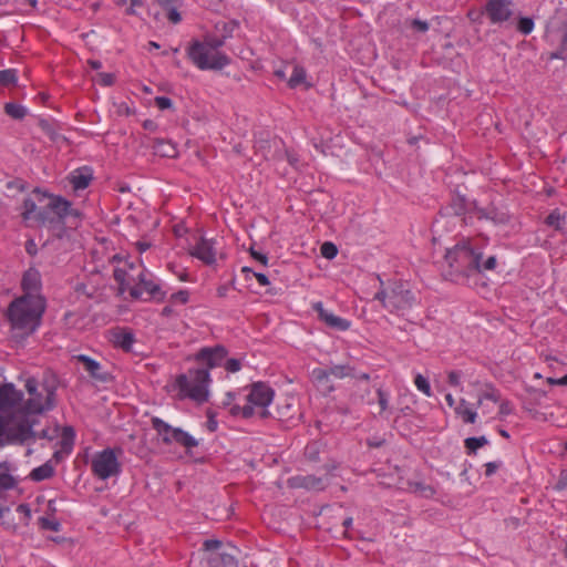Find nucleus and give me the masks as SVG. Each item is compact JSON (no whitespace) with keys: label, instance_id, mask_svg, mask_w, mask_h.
<instances>
[{"label":"nucleus","instance_id":"obj_18","mask_svg":"<svg viewBox=\"0 0 567 567\" xmlns=\"http://www.w3.org/2000/svg\"><path fill=\"white\" fill-rule=\"evenodd\" d=\"M288 486L291 488L322 491L326 484L321 477L315 475H296L288 480Z\"/></svg>","mask_w":567,"mask_h":567},{"label":"nucleus","instance_id":"obj_3","mask_svg":"<svg viewBox=\"0 0 567 567\" xmlns=\"http://www.w3.org/2000/svg\"><path fill=\"white\" fill-rule=\"evenodd\" d=\"M24 388L30 395L22 406L24 414H42L55 408L56 379L54 374L45 373L41 384L35 378H28Z\"/></svg>","mask_w":567,"mask_h":567},{"label":"nucleus","instance_id":"obj_49","mask_svg":"<svg viewBox=\"0 0 567 567\" xmlns=\"http://www.w3.org/2000/svg\"><path fill=\"white\" fill-rule=\"evenodd\" d=\"M189 299V293L187 290H179L173 293L169 298L171 302H181L183 305L187 303Z\"/></svg>","mask_w":567,"mask_h":567},{"label":"nucleus","instance_id":"obj_37","mask_svg":"<svg viewBox=\"0 0 567 567\" xmlns=\"http://www.w3.org/2000/svg\"><path fill=\"white\" fill-rule=\"evenodd\" d=\"M306 81V70L302 66L296 65L293 68L292 74L288 80V85L290 89H295L301 83Z\"/></svg>","mask_w":567,"mask_h":567},{"label":"nucleus","instance_id":"obj_15","mask_svg":"<svg viewBox=\"0 0 567 567\" xmlns=\"http://www.w3.org/2000/svg\"><path fill=\"white\" fill-rule=\"evenodd\" d=\"M49 229L52 231V236L48 238L41 246V250L50 249L53 247L54 249L60 248V243L64 239L70 238L68 229L65 227V220H60L59 223H47L45 224Z\"/></svg>","mask_w":567,"mask_h":567},{"label":"nucleus","instance_id":"obj_33","mask_svg":"<svg viewBox=\"0 0 567 567\" xmlns=\"http://www.w3.org/2000/svg\"><path fill=\"white\" fill-rule=\"evenodd\" d=\"M486 444H488V440L484 435L478 437H467L464 441V445L468 455L475 454L480 447H483Z\"/></svg>","mask_w":567,"mask_h":567},{"label":"nucleus","instance_id":"obj_32","mask_svg":"<svg viewBox=\"0 0 567 567\" xmlns=\"http://www.w3.org/2000/svg\"><path fill=\"white\" fill-rule=\"evenodd\" d=\"M330 377L343 379L347 377H357L355 369L349 364H336L326 369Z\"/></svg>","mask_w":567,"mask_h":567},{"label":"nucleus","instance_id":"obj_13","mask_svg":"<svg viewBox=\"0 0 567 567\" xmlns=\"http://www.w3.org/2000/svg\"><path fill=\"white\" fill-rule=\"evenodd\" d=\"M473 213L476 215L478 219L491 220L495 225H504L508 223L509 216L506 212H503L495 207L494 205H488L487 207H480L477 203L472 202Z\"/></svg>","mask_w":567,"mask_h":567},{"label":"nucleus","instance_id":"obj_36","mask_svg":"<svg viewBox=\"0 0 567 567\" xmlns=\"http://www.w3.org/2000/svg\"><path fill=\"white\" fill-rule=\"evenodd\" d=\"M551 59H567V23L561 31L559 48L550 54Z\"/></svg>","mask_w":567,"mask_h":567},{"label":"nucleus","instance_id":"obj_4","mask_svg":"<svg viewBox=\"0 0 567 567\" xmlns=\"http://www.w3.org/2000/svg\"><path fill=\"white\" fill-rule=\"evenodd\" d=\"M482 257L483 254L481 251L475 250L465 243L457 244L453 248L446 249L444 259L449 269L444 272V277L458 282L460 280L477 275Z\"/></svg>","mask_w":567,"mask_h":567},{"label":"nucleus","instance_id":"obj_64","mask_svg":"<svg viewBox=\"0 0 567 567\" xmlns=\"http://www.w3.org/2000/svg\"><path fill=\"white\" fill-rule=\"evenodd\" d=\"M153 1H154V3H156L157 6L163 8L165 11H168L169 9H173L175 7L174 2L176 0H153Z\"/></svg>","mask_w":567,"mask_h":567},{"label":"nucleus","instance_id":"obj_44","mask_svg":"<svg viewBox=\"0 0 567 567\" xmlns=\"http://www.w3.org/2000/svg\"><path fill=\"white\" fill-rule=\"evenodd\" d=\"M39 525L42 529L59 532L61 524L58 520L49 519L48 517H40Z\"/></svg>","mask_w":567,"mask_h":567},{"label":"nucleus","instance_id":"obj_58","mask_svg":"<svg viewBox=\"0 0 567 567\" xmlns=\"http://www.w3.org/2000/svg\"><path fill=\"white\" fill-rule=\"evenodd\" d=\"M167 12V19L174 23V24H177L182 21V16L181 13L178 12V10L176 9V7H174L173 9H169Z\"/></svg>","mask_w":567,"mask_h":567},{"label":"nucleus","instance_id":"obj_5","mask_svg":"<svg viewBox=\"0 0 567 567\" xmlns=\"http://www.w3.org/2000/svg\"><path fill=\"white\" fill-rule=\"evenodd\" d=\"M227 35L207 37L205 42L193 40L187 48L188 59L199 70H221L230 63V59L221 52H216L212 59L208 58L209 50H218L225 44Z\"/></svg>","mask_w":567,"mask_h":567},{"label":"nucleus","instance_id":"obj_56","mask_svg":"<svg viewBox=\"0 0 567 567\" xmlns=\"http://www.w3.org/2000/svg\"><path fill=\"white\" fill-rule=\"evenodd\" d=\"M237 27H238L237 21L223 22V27H221L223 35H227V38H230L233 35L235 28H237Z\"/></svg>","mask_w":567,"mask_h":567},{"label":"nucleus","instance_id":"obj_23","mask_svg":"<svg viewBox=\"0 0 567 567\" xmlns=\"http://www.w3.org/2000/svg\"><path fill=\"white\" fill-rule=\"evenodd\" d=\"M21 287L24 293H33L41 287L40 272L34 268H29L21 281Z\"/></svg>","mask_w":567,"mask_h":567},{"label":"nucleus","instance_id":"obj_7","mask_svg":"<svg viewBox=\"0 0 567 567\" xmlns=\"http://www.w3.org/2000/svg\"><path fill=\"white\" fill-rule=\"evenodd\" d=\"M188 564L189 567H238L236 557L227 553L218 539H206L203 547L192 554Z\"/></svg>","mask_w":567,"mask_h":567},{"label":"nucleus","instance_id":"obj_47","mask_svg":"<svg viewBox=\"0 0 567 567\" xmlns=\"http://www.w3.org/2000/svg\"><path fill=\"white\" fill-rule=\"evenodd\" d=\"M455 412L463 417L465 423H474L477 416L476 412L470 409H462L461 406L456 408Z\"/></svg>","mask_w":567,"mask_h":567},{"label":"nucleus","instance_id":"obj_59","mask_svg":"<svg viewBox=\"0 0 567 567\" xmlns=\"http://www.w3.org/2000/svg\"><path fill=\"white\" fill-rule=\"evenodd\" d=\"M39 126L42 128L43 132H45L51 137L54 136L55 132L49 121L41 118L39 121Z\"/></svg>","mask_w":567,"mask_h":567},{"label":"nucleus","instance_id":"obj_12","mask_svg":"<svg viewBox=\"0 0 567 567\" xmlns=\"http://www.w3.org/2000/svg\"><path fill=\"white\" fill-rule=\"evenodd\" d=\"M275 391L265 382H255L251 384L250 393L247 396L249 403L267 408L274 400Z\"/></svg>","mask_w":567,"mask_h":567},{"label":"nucleus","instance_id":"obj_53","mask_svg":"<svg viewBox=\"0 0 567 567\" xmlns=\"http://www.w3.org/2000/svg\"><path fill=\"white\" fill-rule=\"evenodd\" d=\"M411 28L417 32H426L430 28L429 23L426 21L420 20V19H413L411 21Z\"/></svg>","mask_w":567,"mask_h":567},{"label":"nucleus","instance_id":"obj_51","mask_svg":"<svg viewBox=\"0 0 567 567\" xmlns=\"http://www.w3.org/2000/svg\"><path fill=\"white\" fill-rule=\"evenodd\" d=\"M155 104L159 110H168L173 107V102L169 97L166 96H156Z\"/></svg>","mask_w":567,"mask_h":567},{"label":"nucleus","instance_id":"obj_30","mask_svg":"<svg viewBox=\"0 0 567 567\" xmlns=\"http://www.w3.org/2000/svg\"><path fill=\"white\" fill-rule=\"evenodd\" d=\"M545 224L558 231H561L566 225V215L561 214L560 210L556 208L545 218Z\"/></svg>","mask_w":567,"mask_h":567},{"label":"nucleus","instance_id":"obj_11","mask_svg":"<svg viewBox=\"0 0 567 567\" xmlns=\"http://www.w3.org/2000/svg\"><path fill=\"white\" fill-rule=\"evenodd\" d=\"M511 6V0H487L483 13L488 17L492 23H502L509 20L512 17L513 12Z\"/></svg>","mask_w":567,"mask_h":567},{"label":"nucleus","instance_id":"obj_42","mask_svg":"<svg viewBox=\"0 0 567 567\" xmlns=\"http://www.w3.org/2000/svg\"><path fill=\"white\" fill-rule=\"evenodd\" d=\"M321 255L327 259H333L338 254V248L333 243L326 241L321 245Z\"/></svg>","mask_w":567,"mask_h":567},{"label":"nucleus","instance_id":"obj_41","mask_svg":"<svg viewBox=\"0 0 567 567\" xmlns=\"http://www.w3.org/2000/svg\"><path fill=\"white\" fill-rule=\"evenodd\" d=\"M377 395L380 406L379 415H382L385 411L389 410V393L379 388L377 389Z\"/></svg>","mask_w":567,"mask_h":567},{"label":"nucleus","instance_id":"obj_27","mask_svg":"<svg viewBox=\"0 0 567 567\" xmlns=\"http://www.w3.org/2000/svg\"><path fill=\"white\" fill-rule=\"evenodd\" d=\"M152 427L157 432V434L162 437L164 444H169V437L175 427L169 425L167 422L163 421L157 416H153L151 419Z\"/></svg>","mask_w":567,"mask_h":567},{"label":"nucleus","instance_id":"obj_20","mask_svg":"<svg viewBox=\"0 0 567 567\" xmlns=\"http://www.w3.org/2000/svg\"><path fill=\"white\" fill-rule=\"evenodd\" d=\"M313 309L318 312L320 320H322L328 327L339 331H346L349 329L350 322L348 320L328 312L321 302L315 303Z\"/></svg>","mask_w":567,"mask_h":567},{"label":"nucleus","instance_id":"obj_54","mask_svg":"<svg viewBox=\"0 0 567 567\" xmlns=\"http://www.w3.org/2000/svg\"><path fill=\"white\" fill-rule=\"evenodd\" d=\"M248 251H249L250 256H251L255 260L259 261V262H260V264H262L264 266H267V264H268V257H267V255H265V254H262V252H260V251L256 250V249L254 248V246H251V247L248 249Z\"/></svg>","mask_w":567,"mask_h":567},{"label":"nucleus","instance_id":"obj_28","mask_svg":"<svg viewBox=\"0 0 567 567\" xmlns=\"http://www.w3.org/2000/svg\"><path fill=\"white\" fill-rule=\"evenodd\" d=\"M54 475V467L51 462L48 461L41 466L33 468L29 475V477L34 482H42L51 478Z\"/></svg>","mask_w":567,"mask_h":567},{"label":"nucleus","instance_id":"obj_19","mask_svg":"<svg viewBox=\"0 0 567 567\" xmlns=\"http://www.w3.org/2000/svg\"><path fill=\"white\" fill-rule=\"evenodd\" d=\"M470 203L464 195L455 194L451 202L441 208L442 216H464L468 210ZM472 206V203H471Z\"/></svg>","mask_w":567,"mask_h":567},{"label":"nucleus","instance_id":"obj_34","mask_svg":"<svg viewBox=\"0 0 567 567\" xmlns=\"http://www.w3.org/2000/svg\"><path fill=\"white\" fill-rule=\"evenodd\" d=\"M18 84V71L16 69H6L0 71V85L4 87L16 86Z\"/></svg>","mask_w":567,"mask_h":567},{"label":"nucleus","instance_id":"obj_2","mask_svg":"<svg viewBox=\"0 0 567 567\" xmlns=\"http://www.w3.org/2000/svg\"><path fill=\"white\" fill-rule=\"evenodd\" d=\"M45 310L44 299L34 293H24L14 299L8 307V319L16 338L32 334L40 326Z\"/></svg>","mask_w":567,"mask_h":567},{"label":"nucleus","instance_id":"obj_50","mask_svg":"<svg viewBox=\"0 0 567 567\" xmlns=\"http://www.w3.org/2000/svg\"><path fill=\"white\" fill-rule=\"evenodd\" d=\"M97 76H99L100 84L103 86H111L115 82V75L113 73L102 72V73H99Z\"/></svg>","mask_w":567,"mask_h":567},{"label":"nucleus","instance_id":"obj_10","mask_svg":"<svg viewBox=\"0 0 567 567\" xmlns=\"http://www.w3.org/2000/svg\"><path fill=\"white\" fill-rule=\"evenodd\" d=\"M35 424L37 420L25 417L20 420L13 427H10L9 425L6 434V441L8 443L24 444L30 440H35L37 432L33 430Z\"/></svg>","mask_w":567,"mask_h":567},{"label":"nucleus","instance_id":"obj_45","mask_svg":"<svg viewBox=\"0 0 567 567\" xmlns=\"http://www.w3.org/2000/svg\"><path fill=\"white\" fill-rule=\"evenodd\" d=\"M23 213H22V217L23 219H29L31 218L32 214L37 213V204L33 199L31 198H25L23 200Z\"/></svg>","mask_w":567,"mask_h":567},{"label":"nucleus","instance_id":"obj_48","mask_svg":"<svg viewBox=\"0 0 567 567\" xmlns=\"http://www.w3.org/2000/svg\"><path fill=\"white\" fill-rule=\"evenodd\" d=\"M496 257L489 256L485 261L480 260V271L477 274H482L485 270H493L496 267Z\"/></svg>","mask_w":567,"mask_h":567},{"label":"nucleus","instance_id":"obj_21","mask_svg":"<svg viewBox=\"0 0 567 567\" xmlns=\"http://www.w3.org/2000/svg\"><path fill=\"white\" fill-rule=\"evenodd\" d=\"M310 377L315 386L321 394L329 395L336 390L333 383L330 380V374L326 369L316 368L311 371Z\"/></svg>","mask_w":567,"mask_h":567},{"label":"nucleus","instance_id":"obj_39","mask_svg":"<svg viewBox=\"0 0 567 567\" xmlns=\"http://www.w3.org/2000/svg\"><path fill=\"white\" fill-rule=\"evenodd\" d=\"M534 29V21L532 18H528V17H522L519 18L518 22H517V30L527 35L529 34Z\"/></svg>","mask_w":567,"mask_h":567},{"label":"nucleus","instance_id":"obj_57","mask_svg":"<svg viewBox=\"0 0 567 567\" xmlns=\"http://www.w3.org/2000/svg\"><path fill=\"white\" fill-rule=\"evenodd\" d=\"M461 372L460 371H450L449 374H447V382L450 385L452 386H460L461 384Z\"/></svg>","mask_w":567,"mask_h":567},{"label":"nucleus","instance_id":"obj_31","mask_svg":"<svg viewBox=\"0 0 567 567\" xmlns=\"http://www.w3.org/2000/svg\"><path fill=\"white\" fill-rule=\"evenodd\" d=\"M74 439H75L74 429L72 426H64L62 430V435H61V441H60L62 452H64L66 454L71 453L72 447L74 445Z\"/></svg>","mask_w":567,"mask_h":567},{"label":"nucleus","instance_id":"obj_60","mask_svg":"<svg viewBox=\"0 0 567 567\" xmlns=\"http://www.w3.org/2000/svg\"><path fill=\"white\" fill-rule=\"evenodd\" d=\"M126 275H127L126 270H124L122 268H115L114 272H113V277H114L115 281L118 284H125Z\"/></svg>","mask_w":567,"mask_h":567},{"label":"nucleus","instance_id":"obj_9","mask_svg":"<svg viewBox=\"0 0 567 567\" xmlns=\"http://www.w3.org/2000/svg\"><path fill=\"white\" fill-rule=\"evenodd\" d=\"M92 472L101 480H107L121 472V464L112 449H105L92 460Z\"/></svg>","mask_w":567,"mask_h":567},{"label":"nucleus","instance_id":"obj_26","mask_svg":"<svg viewBox=\"0 0 567 567\" xmlns=\"http://www.w3.org/2000/svg\"><path fill=\"white\" fill-rule=\"evenodd\" d=\"M113 342L125 352H132L135 342L134 333L131 330H123L114 333Z\"/></svg>","mask_w":567,"mask_h":567},{"label":"nucleus","instance_id":"obj_8","mask_svg":"<svg viewBox=\"0 0 567 567\" xmlns=\"http://www.w3.org/2000/svg\"><path fill=\"white\" fill-rule=\"evenodd\" d=\"M33 193L39 202H43L45 198L49 199V203L43 208L39 209L35 215V219L41 225L59 223L60 220H65L68 216H80V212L73 209L71 202L64 197L50 195L45 192H41L39 188H35Z\"/></svg>","mask_w":567,"mask_h":567},{"label":"nucleus","instance_id":"obj_14","mask_svg":"<svg viewBox=\"0 0 567 567\" xmlns=\"http://www.w3.org/2000/svg\"><path fill=\"white\" fill-rule=\"evenodd\" d=\"M23 401V392L17 390L13 383H3L0 386V411L18 406Z\"/></svg>","mask_w":567,"mask_h":567},{"label":"nucleus","instance_id":"obj_17","mask_svg":"<svg viewBox=\"0 0 567 567\" xmlns=\"http://www.w3.org/2000/svg\"><path fill=\"white\" fill-rule=\"evenodd\" d=\"M78 362L82 363L85 371L99 382H109L111 380V374L106 371H102L101 364L94 359L90 358L85 354H80L75 357Z\"/></svg>","mask_w":567,"mask_h":567},{"label":"nucleus","instance_id":"obj_62","mask_svg":"<svg viewBox=\"0 0 567 567\" xmlns=\"http://www.w3.org/2000/svg\"><path fill=\"white\" fill-rule=\"evenodd\" d=\"M24 247L25 251L32 257L35 256L39 250L35 241L31 238L25 241Z\"/></svg>","mask_w":567,"mask_h":567},{"label":"nucleus","instance_id":"obj_29","mask_svg":"<svg viewBox=\"0 0 567 567\" xmlns=\"http://www.w3.org/2000/svg\"><path fill=\"white\" fill-rule=\"evenodd\" d=\"M155 154L163 157H174L176 155L175 146L169 142L161 138H155L153 143Z\"/></svg>","mask_w":567,"mask_h":567},{"label":"nucleus","instance_id":"obj_63","mask_svg":"<svg viewBox=\"0 0 567 567\" xmlns=\"http://www.w3.org/2000/svg\"><path fill=\"white\" fill-rule=\"evenodd\" d=\"M207 416H208V420H207V429L208 431L210 432H215L217 430V421L215 419V414L209 410L207 412Z\"/></svg>","mask_w":567,"mask_h":567},{"label":"nucleus","instance_id":"obj_22","mask_svg":"<svg viewBox=\"0 0 567 567\" xmlns=\"http://www.w3.org/2000/svg\"><path fill=\"white\" fill-rule=\"evenodd\" d=\"M92 178V169L87 166H83L71 174L70 182L75 190H81L90 185Z\"/></svg>","mask_w":567,"mask_h":567},{"label":"nucleus","instance_id":"obj_24","mask_svg":"<svg viewBox=\"0 0 567 567\" xmlns=\"http://www.w3.org/2000/svg\"><path fill=\"white\" fill-rule=\"evenodd\" d=\"M177 443L181 446L185 447L188 452L198 445V441L193 437L190 434L182 430L181 427H175L169 437V444Z\"/></svg>","mask_w":567,"mask_h":567},{"label":"nucleus","instance_id":"obj_43","mask_svg":"<svg viewBox=\"0 0 567 567\" xmlns=\"http://www.w3.org/2000/svg\"><path fill=\"white\" fill-rule=\"evenodd\" d=\"M414 383L416 388L425 395L430 396L432 394L430 382L422 374H417L415 377Z\"/></svg>","mask_w":567,"mask_h":567},{"label":"nucleus","instance_id":"obj_16","mask_svg":"<svg viewBox=\"0 0 567 567\" xmlns=\"http://www.w3.org/2000/svg\"><path fill=\"white\" fill-rule=\"evenodd\" d=\"M215 241L200 238L196 246L192 249L190 255L198 258L206 265H212L216 260Z\"/></svg>","mask_w":567,"mask_h":567},{"label":"nucleus","instance_id":"obj_40","mask_svg":"<svg viewBox=\"0 0 567 567\" xmlns=\"http://www.w3.org/2000/svg\"><path fill=\"white\" fill-rule=\"evenodd\" d=\"M16 485H17V481L11 474H9L7 472L0 473V488L1 489L9 491V489L14 488Z\"/></svg>","mask_w":567,"mask_h":567},{"label":"nucleus","instance_id":"obj_35","mask_svg":"<svg viewBox=\"0 0 567 567\" xmlns=\"http://www.w3.org/2000/svg\"><path fill=\"white\" fill-rule=\"evenodd\" d=\"M4 112L14 120H23L27 115V109L24 106L12 102L4 104Z\"/></svg>","mask_w":567,"mask_h":567},{"label":"nucleus","instance_id":"obj_46","mask_svg":"<svg viewBox=\"0 0 567 567\" xmlns=\"http://www.w3.org/2000/svg\"><path fill=\"white\" fill-rule=\"evenodd\" d=\"M305 456L311 461L317 462L319 461V447L317 443H310L305 449Z\"/></svg>","mask_w":567,"mask_h":567},{"label":"nucleus","instance_id":"obj_38","mask_svg":"<svg viewBox=\"0 0 567 567\" xmlns=\"http://www.w3.org/2000/svg\"><path fill=\"white\" fill-rule=\"evenodd\" d=\"M410 487L413 489V492L419 493L425 497H431L435 494V489L431 485H426L421 482L410 483Z\"/></svg>","mask_w":567,"mask_h":567},{"label":"nucleus","instance_id":"obj_1","mask_svg":"<svg viewBox=\"0 0 567 567\" xmlns=\"http://www.w3.org/2000/svg\"><path fill=\"white\" fill-rule=\"evenodd\" d=\"M228 354L227 349L217 344L215 347H204L196 354L195 360L206 363L207 368L190 369L188 374H178L173 384L174 389H178V398H189L198 403L208 401L210 382L209 369L219 367Z\"/></svg>","mask_w":567,"mask_h":567},{"label":"nucleus","instance_id":"obj_55","mask_svg":"<svg viewBox=\"0 0 567 567\" xmlns=\"http://www.w3.org/2000/svg\"><path fill=\"white\" fill-rule=\"evenodd\" d=\"M240 368H241L240 361L235 358L228 359L225 363V369L231 373L239 371Z\"/></svg>","mask_w":567,"mask_h":567},{"label":"nucleus","instance_id":"obj_25","mask_svg":"<svg viewBox=\"0 0 567 567\" xmlns=\"http://www.w3.org/2000/svg\"><path fill=\"white\" fill-rule=\"evenodd\" d=\"M142 290H145L152 298L157 301H163L166 293L162 291L161 287L154 284L152 280H147L146 276L142 272L138 275V285Z\"/></svg>","mask_w":567,"mask_h":567},{"label":"nucleus","instance_id":"obj_6","mask_svg":"<svg viewBox=\"0 0 567 567\" xmlns=\"http://www.w3.org/2000/svg\"><path fill=\"white\" fill-rule=\"evenodd\" d=\"M375 299L381 301L383 308L391 313L405 316V313L419 303V296L412 290L410 282L396 280L375 293Z\"/></svg>","mask_w":567,"mask_h":567},{"label":"nucleus","instance_id":"obj_61","mask_svg":"<svg viewBox=\"0 0 567 567\" xmlns=\"http://www.w3.org/2000/svg\"><path fill=\"white\" fill-rule=\"evenodd\" d=\"M501 463L498 462H488L485 464V475L487 477L492 476L499 468Z\"/></svg>","mask_w":567,"mask_h":567},{"label":"nucleus","instance_id":"obj_52","mask_svg":"<svg viewBox=\"0 0 567 567\" xmlns=\"http://www.w3.org/2000/svg\"><path fill=\"white\" fill-rule=\"evenodd\" d=\"M556 491L567 492V470H563L554 487Z\"/></svg>","mask_w":567,"mask_h":567}]
</instances>
